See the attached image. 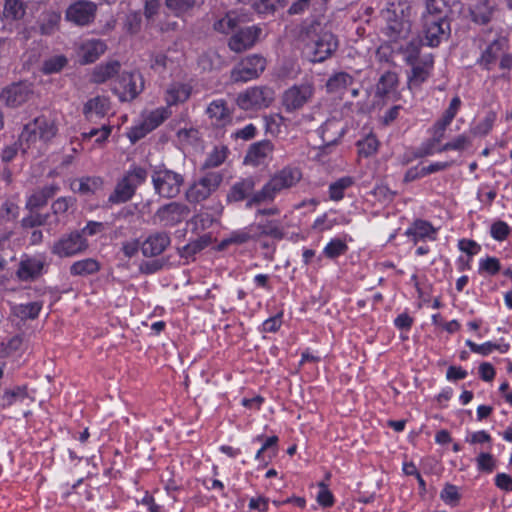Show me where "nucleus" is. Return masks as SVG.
I'll return each mask as SVG.
<instances>
[{
	"label": "nucleus",
	"mask_w": 512,
	"mask_h": 512,
	"mask_svg": "<svg viewBox=\"0 0 512 512\" xmlns=\"http://www.w3.org/2000/svg\"><path fill=\"white\" fill-rule=\"evenodd\" d=\"M57 133L58 122L56 116L41 115L36 117L24 126L19 136L23 152H30L32 155L43 153Z\"/></svg>",
	"instance_id": "obj_1"
},
{
	"label": "nucleus",
	"mask_w": 512,
	"mask_h": 512,
	"mask_svg": "<svg viewBox=\"0 0 512 512\" xmlns=\"http://www.w3.org/2000/svg\"><path fill=\"white\" fill-rule=\"evenodd\" d=\"M338 39L326 25L312 23L306 31L305 52L312 62H323L338 48Z\"/></svg>",
	"instance_id": "obj_2"
},
{
	"label": "nucleus",
	"mask_w": 512,
	"mask_h": 512,
	"mask_svg": "<svg viewBox=\"0 0 512 512\" xmlns=\"http://www.w3.org/2000/svg\"><path fill=\"white\" fill-rule=\"evenodd\" d=\"M302 178L301 171L296 167H284L276 172L261 190L254 193L247 202V207L274 201L283 190L294 187Z\"/></svg>",
	"instance_id": "obj_3"
},
{
	"label": "nucleus",
	"mask_w": 512,
	"mask_h": 512,
	"mask_svg": "<svg viewBox=\"0 0 512 512\" xmlns=\"http://www.w3.org/2000/svg\"><path fill=\"white\" fill-rule=\"evenodd\" d=\"M410 6L407 0H392L384 11L387 20V34L394 41L406 38L410 31L408 20Z\"/></svg>",
	"instance_id": "obj_4"
},
{
	"label": "nucleus",
	"mask_w": 512,
	"mask_h": 512,
	"mask_svg": "<svg viewBox=\"0 0 512 512\" xmlns=\"http://www.w3.org/2000/svg\"><path fill=\"white\" fill-rule=\"evenodd\" d=\"M151 177L155 193L163 198L176 197L184 183L181 174L166 167L155 168Z\"/></svg>",
	"instance_id": "obj_5"
},
{
	"label": "nucleus",
	"mask_w": 512,
	"mask_h": 512,
	"mask_svg": "<svg viewBox=\"0 0 512 512\" xmlns=\"http://www.w3.org/2000/svg\"><path fill=\"white\" fill-rule=\"evenodd\" d=\"M222 181L220 173L208 172L188 187L185 197L189 203L202 202L219 188Z\"/></svg>",
	"instance_id": "obj_6"
},
{
	"label": "nucleus",
	"mask_w": 512,
	"mask_h": 512,
	"mask_svg": "<svg viewBox=\"0 0 512 512\" xmlns=\"http://www.w3.org/2000/svg\"><path fill=\"white\" fill-rule=\"evenodd\" d=\"M273 89L266 86H255L246 89L237 97V104L243 110H261L269 107L274 101Z\"/></svg>",
	"instance_id": "obj_7"
},
{
	"label": "nucleus",
	"mask_w": 512,
	"mask_h": 512,
	"mask_svg": "<svg viewBox=\"0 0 512 512\" xmlns=\"http://www.w3.org/2000/svg\"><path fill=\"white\" fill-rule=\"evenodd\" d=\"M315 88L312 83L305 82L293 85L284 91L282 105L287 112H294L309 103L314 95Z\"/></svg>",
	"instance_id": "obj_8"
},
{
	"label": "nucleus",
	"mask_w": 512,
	"mask_h": 512,
	"mask_svg": "<svg viewBox=\"0 0 512 512\" xmlns=\"http://www.w3.org/2000/svg\"><path fill=\"white\" fill-rule=\"evenodd\" d=\"M88 247V242L79 231H73L63 235L52 246L51 252L60 257H73L84 252Z\"/></svg>",
	"instance_id": "obj_9"
},
{
	"label": "nucleus",
	"mask_w": 512,
	"mask_h": 512,
	"mask_svg": "<svg viewBox=\"0 0 512 512\" xmlns=\"http://www.w3.org/2000/svg\"><path fill=\"white\" fill-rule=\"evenodd\" d=\"M266 60L259 55H250L238 63L231 71L234 82H247L257 78L265 69Z\"/></svg>",
	"instance_id": "obj_10"
},
{
	"label": "nucleus",
	"mask_w": 512,
	"mask_h": 512,
	"mask_svg": "<svg viewBox=\"0 0 512 512\" xmlns=\"http://www.w3.org/2000/svg\"><path fill=\"white\" fill-rule=\"evenodd\" d=\"M449 24L442 16L423 15V36L424 43L436 47L448 36Z\"/></svg>",
	"instance_id": "obj_11"
},
{
	"label": "nucleus",
	"mask_w": 512,
	"mask_h": 512,
	"mask_svg": "<svg viewBox=\"0 0 512 512\" xmlns=\"http://www.w3.org/2000/svg\"><path fill=\"white\" fill-rule=\"evenodd\" d=\"M142 77L136 72H123L113 87L121 101H131L143 90Z\"/></svg>",
	"instance_id": "obj_12"
},
{
	"label": "nucleus",
	"mask_w": 512,
	"mask_h": 512,
	"mask_svg": "<svg viewBox=\"0 0 512 512\" xmlns=\"http://www.w3.org/2000/svg\"><path fill=\"white\" fill-rule=\"evenodd\" d=\"M190 214L189 207L181 202H170L158 208L155 218L163 226L173 227L184 221Z\"/></svg>",
	"instance_id": "obj_13"
},
{
	"label": "nucleus",
	"mask_w": 512,
	"mask_h": 512,
	"mask_svg": "<svg viewBox=\"0 0 512 512\" xmlns=\"http://www.w3.org/2000/svg\"><path fill=\"white\" fill-rule=\"evenodd\" d=\"M96 9L97 6L94 2L79 0L67 8L65 18L75 25L85 26L93 21Z\"/></svg>",
	"instance_id": "obj_14"
},
{
	"label": "nucleus",
	"mask_w": 512,
	"mask_h": 512,
	"mask_svg": "<svg viewBox=\"0 0 512 512\" xmlns=\"http://www.w3.org/2000/svg\"><path fill=\"white\" fill-rule=\"evenodd\" d=\"M170 116V111L167 107H160L151 111L144 119L143 123L139 127H134L128 133V136L132 142H136L140 138L144 137L149 131H152L158 127L165 119Z\"/></svg>",
	"instance_id": "obj_15"
},
{
	"label": "nucleus",
	"mask_w": 512,
	"mask_h": 512,
	"mask_svg": "<svg viewBox=\"0 0 512 512\" xmlns=\"http://www.w3.org/2000/svg\"><path fill=\"white\" fill-rule=\"evenodd\" d=\"M262 30L258 26H249L237 31L229 40V47L234 52H243L258 41Z\"/></svg>",
	"instance_id": "obj_16"
},
{
	"label": "nucleus",
	"mask_w": 512,
	"mask_h": 512,
	"mask_svg": "<svg viewBox=\"0 0 512 512\" xmlns=\"http://www.w3.org/2000/svg\"><path fill=\"white\" fill-rule=\"evenodd\" d=\"M31 86L24 83L13 84L2 90L0 100L9 107H18L32 96Z\"/></svg>",
	"instance_id": "obj_17"
},
{
	"label": "nucleus",
	"mask_w": 512,
	"mask_h": 512,
	"mask_svg": "<svg viewBox=\"0 0 512 512\" xmlns=\"http://www.w3.org/2000/svg\"><path fill=\"white\" fill-rule=\"evenodd\" d=\"M192 94V86L181 81H172L164 91V100L168 106L186 102Z\"/></svg>",
	"instance_id": "obj_18"
},
{
	"label": "nucleus",
	"mask_w": 512,
	"mask_h": 512,
	"mask_svg": "<svg viewBox=\"0 0 512 512\" xmlns=\"http://www.w3.org/2000/svg\"><path fill=\"white\" fill-rule=\"evenodd\" d=\"M106 44L99 39H89L82 42L78 48L77 55L81 64L95 62L106 51Z\"/></svg>",
	"instance_id": "obj_19"
},
{
	"label": "nucleus",
	"mask_w": 512,
	"mask_h": 512,
	"mask_svg": "<svg viewBox=\"0 0 512 512\" xmlns=\"http://www.w3.org/2000/svg\"><path fill=\"white\" fill-rule=\"evenodd\" d=\"M170 244L167 233L157 232L148 236L141 244V251L146 257L160 255Z\"/></svg>",
	"instance_id": "obj_20"
},
{
	"label": "nucleus",
	"mask_w": 512,
	"mask_h": 512,
	"mask_svg": "<svg viewBox=\"0 0 512 512\" xmlns=\"http://www.w3.org/2000/svg\"><path fill=\"white\" fill-rule=\"evenodd\" d=\"M345 132L342 123L336 119H328L319 129V135L324 143V149L336 144Z\"/></svg>",
	"instance_id": "obj_21"
},
{
	"label": "nucleus",
	"mask_w": 512,
	"mask_h": 512,
	"mask_svg": "<svg viewBox=\"0 0 512 512\" xmlns=\"http://www.w3.org/2000/svg\"><path fill=\"white\" fill-rule=\"evenodd\" d=\"M273 149L274 146L269 140L254 143L249 148L244 161L253 166L263 164L271 156Z\"/></svg>",
	"instance_id": "obj_22"
},
{
	"label": "nucleus",
	"mask_w": 512,
	"mask_h": 512,
	"mask_svg": "<svg viewBox=\"0 0 512 512\" xmlns=\"http://www.w3.org/2000/svg\"><path fill=\"white\" fill-rule=\"evenodd\" d=\"M206 113L212 124L216 126H225L231 122V111L222 99L212 101L208 105Z\"/></svg>",
	"instance_id": "obj_23"
},
{
	"label": "nucleus",
	"mask_w": 512,
	"mask_h": 512,
	"mask_svg": "<svg viewBox=\"0 0 512 512\" xmlns=\"http://www.w3.org/2000/svg\"><path fill=\"white\" fill-rule=\"evenodd\" d=\"M405 234L411 237L414 243L422 240L434 241L436 239L437 229L425 220H416L406 230Z\"/></svg>",
	"instance_id": "obj_24"
},
{
	"label": "nucleus",
	"mask_w": 512,
	"mask_h": 512,
	"mask_svg": "<svg viewBox=\"0 0 512 512\" xmlns=\"http://www.w3.org/2000/svg\"><path fill=\"white\" fill-rule=\"evenodd\" d=\"M110 110L109 98L105 96H96L86 102L83 108V113L88 120H93L95 117L102 118Z\"/></svg>",
	"instance_id": "obj_25"
},
{
	"label": "nucleus",
	"mask_w": 512,
	"mask_h": 512,
	"mask_svg": "<svg viewBox=\"0 0 512 512\" xmlns=\"http://www.w3.org/2000/svg\"><path fill=\"white\" fill-rule=\"evenodd\" d=\"M505 46V38L499 37L495 39L482 53L480 59L478 60L479 64L486 69H489L490 65L493 64L503 54Z\"/></svg>",
	"instance_id": "obj_26"
},
{
	"label": "nucleus",
	"mask_w": 512,
	"mask_h": 512,
	"mask_svg": "<svg viewBox=\"0 0 512 512\" xmlns=\"http://www.w3.org/2000/svg\"><path fill=\"white\" fill-rule=\"evenodd\" d=\"M255 234L253 231V226L245 227L243 229H238L231 232L226 238H224L220 244V249H224L229 245H242L250 240H255Z\"/></svg>",
	"instance_id": "obj_27"
},
{
	"label": "nucleus",
	"mask_w": 512,
	"mask_h": 512,
	"mask_svg": "<svg viewBox=\"0 0 512 512\" xmlns=\"http://www.w3.org/2000/svg\"><path fill=\"white\" fill-rule=\"evenodd\" d=\"M354 82V78L346 72H338L329 77L326 89L329 93H342Z\"/></svg>",
	"instance_id": "obj_28"
},
{
	"label": "nucleus",
	"mask_w": 512,
	"mask_h": 512,
	"mask_svg": "<svg viewBox=\"0 0 512 512\" xmlns=\"http://www.w3.org/2000/svg\"><path fill=\"white\" fill-rule=\"evenodd\" d=\"M120 69L118 61H109L105 64L98 65L91 74V81L94 83H104L113 77Z\"/></svg>",
	"instance_id": "obj_29"
},
{
	"label": "nucleus",
	"mask_w": 512,
	"mask_h": 512,
	"mask_svg": "<svg viewBox=\"0 0 512 512\" xmlns=\"http://www.w3.org/2000/svg\"><path fill=\"white\" fill-rule=\"evenodd\" d=\"M100 177H83L71 182V189L83 195L94 193L102 187Z\"/></svg>",
	"instance_id": "obj_30"
},
{
	"label": "nucleus",
	"mask_w": 512,
	"mask_h": 512,
	"mask_svg": "<svg viewBox=\"0 0 512 512\" xmlns=\"http://www.w3.org/2000/svg\"><path fill=\"white\" fill-rule=\"evenodd\" d=\"M254 187L255 182L252 178L243 179L232 186L227 198L232 202L242 201L252 193Z\"/></svg>",
	"instance_id": "obj_31"
},
{
	"label": "nucleus",
	"mask_w": 512,
	"mask_h": 512,
	"mask_svg": "<svg viewBox=\"0 0 512 512\" xmlns=\"http://www.w3.org/2000/svg\"><path fill=\"white\" fill-rule=\"evenodd\" d=\"M136 188L123 177L116 185L114 192L109 196L111 203H124L132 198Z\"/></svg>",
	"instance_id": "obj_32"
},
{
	"label": "nucleus",
	"mask_w": 512,
	"mask_h": 512,
	"mask_svg": "<svg viewBox=\"0 0 512 512\" xmlns=\"http://www.w3.org/2000/svg\"><path fill=\"white\" fill-rule=\"evenodd\" d=\"M432 68V59L425 61L423 64H415L412 67L411 74L408 77L409 87L414 88L420 86L430 75Z\"/></svg>",
	"instance_id": "obj_33"
},
{
	"label": "nucleus",
	"mask_w": 512,
	"mask_h": 512,
	"mask_svg": "<svg viewBox=\"0 0 512 512\" xmlns=\"http://www.w3.org/2000/svg\"><path fill=\"white\" fill-rule=\"evenodd\" d=\"M252 226L256 239L261 236H271L274 238H281L283 236L280 224L275 220L258 223Z\"/></svg>",
	"instance_id": "obj_34"
},
{
	"label": "nucleus",
	"mask_w": 512,
	"mask_h": 512,
	"mask_svg": "<svg viewBox=\"0 0 512 512\" xmlns=\"http://www.w3.org/2000/svg\"><path fill=\"white\" fill-rule=\"evenodd\" d=\"M42 268L43 264L41 261L29 259L21 262L17 274L21 280L27 281L38 276Z\"/></svg>",
	"instance_id": "obj_35"
},
{
	"label": "nucleus",
	"mask_w": 512,
	"mask_h": 512,
	"mask_svg": "<svg viewBox=\"0 0 512 512\" xmlns=\"http://www.w3.org/2000/svg\"><path fill=\"white\" fill-rule=\"evenodd\" d=\"M99 263L92 258H87L74 262L70 267L72 275L85 276L94 274L99 270Z\"/></svg>",
	"instance_id": "obj_36"
},
{
	"label": "nucleus",
	"mask_w": 512,
	"mask_h": 512,
	"mask_svg": "<svg viewBox=\"0 0 512 512\" xmlns=\"http://www.w3.org/2000/svg\"><path fill=\"white\" fill-rule=\"evenodd\" d=\"M471 15L474 22L487 23L493 13V5L489 0H484L475 4L471 9Z\"/></svg>",
	"instance_id": "obj_37"
},
{
	"label": "nucleus",
	"mask_w": 512,
	"mask_h": 512,
	"mask_svg": "<svg viewBox=\"0 0 512 512\" xmlns=\"http://www.w3.org/2000/svg\"><path fill=\"white\" fill-rule=\"evenodd\" d=\"M41 309L42 304L40 302H30L27 304L15 305L12 308L14 315L21 320L36 318Z\"/></svg>",
	"instance_id": "obj_38"
},
{
	"label": "nucleus",
	"mask_w": 512,
	"mask_h": 512,
	"mask_svg": "<svg viewBox=\"0 0 512 512\" xmlns=\"http://www.w3.org/2000/svg\"><path fill=\"white\" fill-rule=\"evenodd\" d=\"M354 184V179L350 176L342 177L329 186V196L334 201H339L344 197V191Z\"/></svg>",
	"instance_id": "obj_39"
},
{
	"label": "nucleus",
	"mask_w": 512,
	"mask_h": 512,
	"mask_svg": "<svg viewBox=\"0 0 512 512\" xmlns=\"http://www.w3.org/2000/svg\"><path fill=\"white\" fill-rule=\"evenodd\" d=\"M4 17L13 20L21 19L25 14V6L22 0H5Z\"/></svg>",
	"instance_id": "obj_40"
},
{
	"label": "nucleus",
	"mask_w": 512,
	"mask_h": 512,
	"mask_svg": "<svg viewBox=\"0 0 512 512\" xmlns=\"http://www.w3.org/2000/svg\"><path fill=\"white\" fill-rule=\"evenodd\" d=\"M287 3L288 0H259L255 2L253 6L259 14L271 15Z\"/></svg>",
	"instance_id": "obj_41"
},
{
	"label": "nucleus",
	"mask_w": 512,
	"mask_h": 512,
	"mask_svg": "<svg viewBox=\"0 0 512 512\" xmlns=\"http://www.w3.org/2000/svg\"><path fill=\"white\" fill-rule=\"evenodd\" d=\"M397 84V76L395 73L387 72L381 76L376 85V93L379 96H384L392 91Z\"/></svg>",
	"instance_id": "obj_42"
},
{
	"label": "nucleus",
	"mask_w": 512,
	"mask_h": 512,
	"mask_svg": "<svg viewBox=\"0 0 512 512\" xmlns=\"http://www.w3.org/2000/svg\"><path fill=\"white\" fill-rule=\"evenodd\" d=\"M348 250L347 244L339 239H332L323 249V254L330 259L343 255Z\"/></svg>",
	"instance_id": "obj_43"
},
{
	"label": "nucleus",
	"mask_w": 512,
	"mask_h": 512,
	"mask_svg": "<svg viewBox=\"0 0 512 512\" xmlns=\"http://www.w3.org/2000/svg\"><path fill=\"white\" fill-rule=\"evenodd\" d=\"M238 25V18L235 13L229 12L214 23V29L221 33H229Z\"/></svg>",
	"instance_id": "obj_44"
},
{
	"label": "nucleus",
	"mask_w": 512,
	"mask_h": 512,
	"mask_svg": "<svg viewBox=\"0 0 512 512\" xmlns=\"http://www.w3.org/2000/svg\"><path fill=\"white\" fill-rule=\"evenodd\" d=\"M471 143V140L468 136L462 134L457 136L452 141H449L445 143L444 145L440 146L436 149L437 152H445L448 150H456V151H462L466 149Z\"/></svg>",
	"instance_id": "obj_45"
},
{
	"label": "nucleus",
	"mask_w": 512,
	"mask_h": 512,
	"mask_svg": "<svg viewBox=\"0 0 512 512\" xmlns=\"http://www.w3.org/2000/svg\"><path fill=\"white\" fill-rule=\"evenodd\" d=\"M379 146V142L374 135H368L363 140L358 141V151L361 156L369 157L373 155Z\"/></svg>",
	"instance_id": "obj_46"
},
{
	"label": "nucleus",
	"mask_w": 512,
	"mask_h": 512,
	"mask_svg": "<svg viewBox=\"0 0 512 512\" xmlns=\"http://www.w3.org/2000/svg\"><path fill=\"white\" fill-rule=\"evenodd\" d=\"M449 0H427L424 15L442 16L445 19Z\"/></svg>",
	"instance_id": "obj_47"
},
{
	"label": "nucleus",
	"mask_w": 512,
	"mask_h": 512,
	"mask_svg": "<svg viewBox=\"0 0 512 512\" xmlns=\"http://www.w3.org/2000/svg\"><path fill=\"white\" fill-rule=\"evenodd\" d=\"M165 4L176 16H180L193 8L195 0H165Z\"/></svg>",
	"instance_id": "obj_48"
},
{
	"label": "nucleus",
	"mask_w": 512,
	"mask_h": 512,
	"mask_svg": "<svg viewBox=\"0 0 512 512\" xmlns=\"http://www.w3.org/2000/svg\"><path fill=\"white\" fill-rule=\"evenodd\" d=\"M61 15L58 12L50 11L44 14L41 24V32L43 34H51L59 25Z\"/></svg>",
	"instance_id": "obj_49"
},
{
	"label": "nucleus",
	"mask_w": 512,
	"mask_h": 512,
	"mask_svg": "<svg viewBox=\"0 0 512 512\" xmlns=\"http://www.w3.org/2000/svg\"><path fill=\"white\" fill-rule=\"evenodd\" d=\"M67 64V59L62 56H54L48 60H46L43 64L42 71L45 74L57 73L63 69V67Z\"/></svg>",
	"instance_id": "obj_50"
},
{
	"label": "nucleus",
	"mask_w": 512,
	"mask_h": 512,
	"mask_svg": "<svg viewBox=\"0 0 512 512\" xmlns=\"http://www.w3.org/2000/svg\"><path fill=\"white\" fill-rule=\"evenodd\" d=\"M445 131V128L440 127L437 124L433 125L431 142L427 147L423 149V155H432L435 152H437L436 149L433 148V146L434 144H438L443 140L445 136Z\"/></svg>",
	"instance_id": "obj_51"
},
{
	"label": "nucleus",
	"mask_w": 512,
	"mask_h": 512,
	"mask_svg": "<svg viewBox=\"0 0 512 512\" xmlns=\"http://www.w3.org/2000/svg\"><path fill=\"white\" fill-rule=\"evenodd\" d=\"M27 390L26 387H17L13 390L6 391L3 395V401L6 406H11L17 401H23L25 398H27Z\"/></svg>",
	"instance_id": "obj_52"
},
{
	"label": "nucleus",
	"mask_w": 512,
	"mask_h": 512,
	"mask_svg": "<svg viewBox=\"0 0 512 512\" xmlns=\"http://www.w3.org/2000/svg\"><path fill=\"white\" fill-rule=\"evenodd\" d=\"M440 497L446 504L455 506L460 499V494L455 485L446 484L440 493Z\"/></svg>",
	"instance_id": "obj_53"
},
{
	"label": "nucleus",
	"mask_w": 512,
	"mask_h": 512,
	"mask_svg": "<svg viewBox=\"0 0 512 512\" xmlns=\"http://www.w3.org/2000/svg\"><path fill=\"white\" fill-rule=\"evenodd\" d=\"M135 188L147 179V171L142 167H133L124 176Z\"/></svg>",
	"instance_id": "obj_54"
},
{
	"label": "nucleus",
	"mask_w": 512,
	"mask_h": 512,
	"mask_svg": "<svg viewBox=\"0 0 512 512\" xmlns=\"http://www.w3.org/2000/svg\"><path fill=\"white\" fill-rule=\"evenodd\" d=\"M318 486L319 492L316 497L318 504L323 507H331L334 504L333 494L324 482H320Z\"/></svg>",
	"instance_id": "obj_55"
},
{
	"label": "nucleus",
	"mask_w": 512,
	"mask_h": 512,
	"mask_svg": "<svg viewBox=\"0 0 512 512\" xmlns=\"http://www.w3.org/2000/svg\"><path fill=\"white\" fill-rule=\"evenodd\" d=\"M111 134V126L103 125L101 128H93L87 133H83V139H91L93 137L96 138L97 143H101L105 141L109 135Z\"/></svg>",
	"instance_id": "obj_56"
},
{
	"label": "nucleus",
	"mask_w": 512,
	"mask_h": 512,
	"mask_svg": "<svg viewBox=\"0 0 512 512\" xmlns=\"http://www.w3.org/2000/svg\"><path fill=\"white\" fill-rule=\"evenodd\" d=\"M19 215V207L12 201H6L0 208V218L6 221H13Z\"/></svg>",
	"instance_id": "obj_57"
},
{
	"label": "nucleus",
	"mask_w": 512,
	"mask_h": 512,
	"mask_svg": "<svg viewBox=\"0 0 512 512\" xmlns=\"http://www.w3.org/2000/svg\"><path fill=\"white\" fill-rule=\"evenodd\" d=\"M510 233V227L504 221H497L491 226V236L497 241H503Z\"/></svg>",
	"instance_id": "obj_58"
},
{
	"label": "nucleus",
	"mask_w": 512,
	"mask_h": 512,
	"mask_svg": "<svg viewBox=\"0 0 512 512\" xmlns=\"http://www.w3.org/2000/svg\"><path fill=\"white\" fill-rule=\"evenodd\" d=\"M465 344L470 348V350L472 352L483 355V356L490 354L493 350L498 348V345L494 344L492 342L476 344L471 340H466Z\"/></svg>",
	"instance_id": "obj_59"
},
{
	"label": "nucleus",
	"mask_w": 512,
	"mask_h": 512,
	"mask_svg": "<svg viewBox=\"0 0 512 512\" xmlns=\"http://www.w3.org/2000/svg\"><path fill=\"white\" fill-rule=\"evenodd\" d=\"M477 468L480 471L492 472L495 467V461L490 453H480L476 458Z\"/></svg>",
	"instance_id": "obj_60"
},
{
	"label": "nucleus",
	"mask_w": 512,
	"mask_h": 512,
	"mask_svg": "<svg viewBox=\"0 0 512 512\" xmlns=\"http://www.w3.org/2000/svg\"><path fill=\"white\" fill-rule=\"evenodd\" d=\"M501 268L500 262L495 257H487L480 261V269L487 272L490 275H495Z\"/></svg>",
	"instance_id": "obj_61"
},
{
	"label": "nucleus",
	"mask_w": 512,
	"mask_h": 512,
	"mask_svg": "<svg viewBox=\"0 0 512 512\" xmlns=\"http://www.w3.org/2000/svg\"><path fill=\"white\" fill-rule=\"evenodd\" d=\"M496 119L494 113L488 114L475 128L474 133L476 135H486L492 129L493 123Z\"/></svg>",
	"instance_id": "obj_62"
},
{
	"label": "nucleus",
	"mask_w": 512,
	"mask_h": 512,
	"mask_svg": "<svg viewBox=\"0 0 512 512\" xmlns=\"http://www.w3.org/2000/svg\"><path fill=\"white\" fill-rule=\"evenodd\" d=\"M74 202L75 200L72 197H60L53 202L52 210L55 214H63L73 206Z\"/></svg>",
	"instance_id": "obj_63"
},
{
	"label": "nucleus",
	"mask_w": 512,
	"mask_h": 512,
	"mask_svg": "<svg viewBox=\"0 0 512 512\" xmlns=\"http://www.w3.org/2000/svg\"><path fill=\"white\" fill-rule=\"evenodd\" d=\"M47 201L48 200L45 198V195L42 193V191L37 190L27 199L26 206L27 208L33 210L44 206Z\"/></svg>",
	"instance_id": "obj_64"
}]
</instances>
